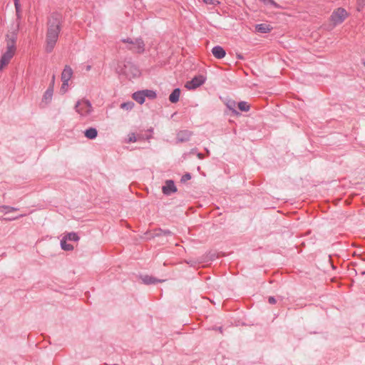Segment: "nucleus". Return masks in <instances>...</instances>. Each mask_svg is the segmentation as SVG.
I'll list each match as a JSON object with an SVG mask.
<instances>
[{"label": "nucleus", "instance_id": "1", "mask_svg": "<svg viewBox=\"0 0 365 365\" xmlns=\"http://www.w3.org/2000/svg\"><path fill=\"white\" fill-rule=\"evenodd\" d=\"M62 24L63 16L59 13H52L48 18L45 46L47 53L53 50L62 29Z\"/></svg>", "mask_w": 365, "mask_h": 365}, {"label": "nucleus", "instance_id": "2", "mask_svg": "<svg viewBox=\"0 0 365 365\" xmlns=\"http://www.w3.org/2000/svg\"><path fill=\"white\" fill-rule=\"evenodd\" d=\"M116 71L128 79L138 77L140 75L139 68L130 61L119 63L116 68Z\"/></svg>", "mask_w": 365, "mask_h": 365}, {"label": "nucleus", "instance_id": "3", "mask_svg": "<svg viewBox=\"0 0 365 365\" xmlns=\"http://www.w3.org/2000/svg\"><path fill=\"white\" fill-rule=\"evenodd\" d=\"M19 29V23L13 26L11 31L6 35V50L16 52V40L18 36V32Z\"/></svg>", "mask_w": 365, "mask_h": 365}, {"label": "nucleus", "instance_id": "4", "mask_svg": "<svg viewBox=\"0 0 365 365\" xmlns=\"http://www.w3.org/2000/svg\"><path fill=\"white\" fill-rule=\"evenodd\" d=\"M122 41L128 43V49L134 53H142L145 51V43L141 38H135V40L126 38L122 39Z\"/></svg>", "mask_w": 365, "mask_h": 365}, {"label": "nucleus", "instance_id": "5", "mask_svg": "<svg viewBox=\"0 0 365 365\" xmlns=\"http://www.w3.org/2000/svg\"><path fill=\"white\" fill-rule=\"evenodd\" d=\"M75 110L81 116L86 117L92 112L93 107L88 100L82 99L77 101Z\"/></svg>", "mask_w": 365, "mask_h": 365}, {"label": "nucleus", "instance_id": "6", "mask_svg": "<svg viewBox=\"0 0 365 365\" xmlns=\"http://www.w3.org/2000/svg\"><path fill=\"white\" fill-rule=\"evenodd\" d=\"M349 14L347 11L343 8H338L335 9L331 15V21L334 26L341 24L347 17Z\"/></svg>", "mask_w": 365, "mask_h": 365}, {"label": "nucleus", "instance_id": "7", "mask_svg": "<svg viewBox=\"0 0 365 365\" xmlns=\"http://www.w3.org/2000/svg\"><path fill=\"white\" fill-rule=\"evenodd\" d=\"M205 81V78L202 76H195L191 81L186 82L185 88L188 90H194L202 86Z\"/></svg>", "mask_w": 365, "mask_h": 365}, {"label": "nucleus", "instance_id": "8", "mask_svg": "<svg viewBox=\"0 0 365 365\" xmlns=\"http://www.w3.org/2000/svg\"><path fill=\"white\" fill-rule=\"evenodd\" d=\"M16 52L7 51L3 53L0 59V71L3 70L6 67L14 57Z\"/></svg>", "mask_w": 365, "mask_h": 365}, {"label": "nucleus", "instance_id": "9", "mask_svg": "<svg viewBox=\"0 0 365 365\" xmlns=\"http://www.w3.org/2000/svg\"><path fill=\"white\" fill-rule=\"evenodd\" d=\"M162 190L165 195H170L177 192V187L173 180H168L165 181V185L163 186Z\"/></svg>", "mask_w": 365, "mask_h": 365}, {"label": "nucleus", "instance_id": "10", "mask_svg": "<svg viewBox=\"0 0 365 365\" xmlns=\"http://www.w3.org/2000/svg\"><path fill=\"white\" fill-rule=\"evenodd\" d=\"M73 69L71 68L70 66L66 65L61 73V81L69 82L70 79L73 76Z\"/></svg>", "mask_w": 365, "mask_h": 365}, {"label": "nucleus", "instance_id": "11", "mask_svg": "<svg viewBox=\"0 0 365 365\" xmlns=\"http://www.w3.org/2000/svg\"><path fill=\"white\" fill-rule=\"evenodd\" d=\"M212 55L217 59H222L225 56L226 52L220 46H214L212 49Z\"/></svg>", "mask_w": 365, "mask_h": 365}, {"label": "nucleus", "instance_id": "12", "mask_svg": "<svg viewBox=\"0 0 365 365\" xmlns=\"http://www.w3.org/2000/svg\"><path fill=\"white\" fill-rule=\"evenodd\" d=\"M272 29L271 26L267 24H257L255 26L256 31L262 34L269 33Z\"/></svg>", "mask_w": 365, "mask_h": 365}, {"label": "nucleus", "instance_id": "13", "mask_svg": "<svg viewBox=\"0 0 365 365\" xmlns=\"http://www.w3.org/2000/svg\"><path fill=\"white\" fill-rule=\"evenodd\" d=\"M84 135L88 139H95L98 135V131L95 128H89L84 131Z\"/></svg>", "mask_w": 365, "mask_h": 365}, {"label": "nucleus", "instance_id": "14", "mask_svg": "<svg viewBox=\"0 0 365 365\" xmlns=\"http://www.w3.org/2000/svg\"><path fill=\"white\" fill-rule=\"evenodd\" d=\"M53 87L48 88L43 94L42 101L46 104L50 103L53 96Z\"/></svg>", "mask_w": 365, "mask_h": 365}, {"label": "nucleus", "instance_id": "15", "mask_svg": "<svg viewBox=\"0 0 365 365\" xmlns=\"http://www.w3.org/2000/svg\"><path fill=\"white\" fill-rule=\"evenodd\" d=\"M180 95V88L174 89L169 96L170 101L173 103H177L179 101Z\"/></svg>", "mask_w": 365, "mask_h": 365}, {"label": "nucleus", "instance_id": "16", "mask_svg": "<svg viewBox=\"0 0 365 365\" xmlns=\"http://www.w3.org/2000/svg\"><path fill=\"white\" fill-rule=\"evenodd\" d=\"M141 279L145 284H155L156 282H163V280H158L151 276L149 275H144L141 277Z\"/></svg>", "mask_w": 365, "mask_h": 365}, {"label": "nucleus", "instance_id": "17", "mask_svg": "<svg viewBox=\"0 0 365 365\" xmlns=\"http://www.w3.org/2000/svg\"><path fill=\"white\" fill-rule=\"evenodd\" d=\"M191 135V133L188 130H182V131H180L178 133V139L180 140V141H187L189 140L190 137Z\"/></svg>", "mask_w": 365, "mask_h": 365}, {"label": "nucleus", "instance_id": "18", "mask_svg": "<svg viewBox=\"0 0 365 365\" xmlns=\"http://www.w3.org/2000/svg\"><path fill=\"white\" fill-rule=\"evenodd\" d=\"M133 98L140 104H143L145 102V97L142 91L135 92L133 94Z\"/></svg>", "mask_w": 365, "mask_h": 365}, {"label": "nucleus", "instance_id": "19", "mask_svg": "<svg viewBox=\"0 0 365 365\" xmlns=\"http://www.w3.org/2000/svg\"><path fill=\"white\" fill-rule=\"evenodd\" d=\"M143 93L144 95L145 98L147 97L149 99H154L156 98V93L155 91L152 90H143Z\"/></svg>", "mask_w": 365, "mask_h": 365}, {"label": "nucleus", "instance_id": "20", "mask_svg": "<svg viewBox=\"0 0 365 365\" xmlns=\"http://www.w3.org/2000/svg\"><path fill=\"white\" fill-rule=\"evenodd\" d=\"M237 106L241 111L247 112L250 109V105L245 101H240L238 103Z\"/></svg>", "mask_w": 365, "mask_h": 365}, {"label": "nucleus", "instance_id": "21", "mask_svg": "<svg viewBox=\"0 0 365 365\" xmlns=\"http://www.w3.org/2000/svg\"><path fill=\"white\" fill-rule=\"evenodd\" d=\"M64 240H70V241H78L79 237L77 235L76 233L75 232H70V233H68L63 238Z\"/></svg>", "mask_w": 365, "mask_h": 365}, {"label": "nucleus", "instance_id": "22", "mask_svg": "<svg viewBox=\"0 0 365 365\" xmlns=\"http://www.w3.org/2000/svg\"><path fill=\"white\" fill-rule=\"evenodd\" d=\"M61 246L63 250H66V251H70L73 249V246L71 244L66 243V240H64V239H63L61 241Z\"/></svg>", "mask_w": 365, "mask_h": 365}, {"label": "nucleus", "instance_id": "23", "mask_svg": "<svg viewBox=\"0 0 365 365\" xmlns=\"http://www.w3.org/2000/svg\"><path fill=\"white\" fill-rule=\"evenodd\" d=\"M133 106L134 103L130 101L123 103L120 105V108L126 110H131L133 108Z\"/></svg>", "mask_w": 365, "mask_h": 365}, {"label": "nucleus", "instance_id": "24", "mask_svg": "<svg viewBox=\"0 0 365 365\" xmlns=\"http://www.w3.org/2000/svg\"><path fill=\"white\" fill-rule=\"evenodd\" d=\"M227 108H228L230 110H232L233 113H238L237 112V110L235 109V106H236V103H235V101H228V103H227Z\"/></svg>", "mask_w": 365, "mask_h": 365}, {"label": "nucleus", "instance_id": "25", "mask_svg": "<svg viewBox=\"0 0 365 365\" xmlns=\"http://www.w3.org/2000/svg\"><path fill=\"white\" fill-rule=\"evenodd\" d=\"M14 6L16 11V14L18 16H19V14L21 12V4L19 3V0H14Z\"/></svg>", "mask_w": 365, "mask_h": 365}, {"label": "nucleus", "instance_id": "26", "mask_svg": "<svg viewBox=\"0 0 365 365\" xmlns=\"http://www.w3.org/2000/svg\"><path fill=\"white\" fill-rule=\"evenodd\" d=\"M137 141V138L134 133H131L128 135L127 143H135Z\"/></svg>", "mask_w": 365, "mask_h": 365}, {"label": "nucleus", "instance_id": "27", "mask_svg": "<svg viewBox=\"0 0 365 365\" xmlns=\"http://www.w3.org/2000/svg\"><path fill=\"white\" fill-rule=\"evenodd\" d=\"M260 1H262L266 5L270 4L276 8L279 7V5L274 0H260Z\"/></svg>", "mask_w": 365, "mask_h": 365}, {"label": "nucleus", "instance_id": "28", "mask_svg": "<svg viewBox=\"0 0 365 365\" xmlns=\"http://www.w3.org/2000/svg\"><path fill=\"white\" fill-rule=\"evenodd\" d=\"M173 233L169 230H159V233L157 234V235H171Z\"/></svg>", "mask_w": 365, "mask_h": 365}, {"label": "nucleus", "instance_id": "29", "mask_svg": "<svg viewBox=\"0 0 365 365\" xmlns=\"http://www.w3.org/2000/svg\"><path fill=\"white\" fill-rule=\"evenodd\" d=\"M2 209L5 210L6 211V212H12V211H16V210H18L16 207H10V206H6V205H4V206L0 207V210H2Z\"/></svg>", "mask_w": 365, "mask_h": 365}, {"label": "nucleus", "instance_id": "30", "mask_svg": "<svg viewBox=\"0 0 365 365\" xmlns=\"http://www.w3.org/2000/svg\"><path fill=\"white\" fill-rule=\"evenodd\" d=\"M68 82H62L61 91L63 93H66L68 90Z\"/></svg>", "mask_w": 365, "mask_h": 365}, {"label": "nucleus", "instance_id": "31", "mask_svg": "<svg viewBox=\"0 0 365 365\" xmlns=\"http://www.w3.org/2000/svg\"><path fill=\"white\" fill-rule=\"evenodd\" d=\"M203 1L205 4L210 5H217L220 4V1L218 0H203Z\"/></svg>", "mask_w": 365, "mask_h": 365}, {"label": "nucleus", "instance_id": "32", "mask_svg": "<svg viewBox=\"0 0 365 365\" xmlns=\"http://www.w3.org/2000/svg\"><path fill=\"white\" fill-rule=\"evenodd\" d=\"M364 5H365V2H363L361 0H358V1H357V10L359 11H361L362 9L364 8Z\"/></svg>", "mask_w": 365, "mask_h": 365}, {"label": "nucleus", "instance_id": "33", "mask_svg": "<svg viewBox=\"0 0 365 365\" xmlns=\"http://www.w3.org/2000/svg\"><path fill=\"white\" fill-rule=\"evenodd\" d=\"M190 179H191V175L190 173H186L184 175H182V177L181 178V181L185 182L187 180H189Z\"/></svg>", "mask_w": 365, "mask_h": 365}, {"label": "nucleus", "instance_id": "34", "mask_svg": "<svg viewBox=\"0 0 365 365\" xmlns=\"http://www.w3.org/2000/svg\"><path fill=\"white\" fill-rule=\"evenodd\" d=\"M268 302L271 304H274L277 302V300L274 297H269L268 298Z\"/></svg>", "mask_w": 365, "mask_h": 365}, {"label": "nucleus", "instance_id": "35", "mask_svg": "<svg viewBox=\"0 0 365 365\" xmlns=\"http://www.w3.org/2000/svg\"><path fill=\"white\" fill-rule=\"evenodd\" d=\"M197 156H198V158H199L200 159H202V158H203V155H202V154H201V153H199V154L197 155Z\"/></svg>", "mask_w": 365, "mask_h": 365}, {"label": "nucleus", "instance_id": "36", "mask_svg": "<svg viewBox=\"0 0 365 365\" xmlns=\"http://www.w3.org/2000/svg\"><path fill=\"white\" fill-rule=\"evenodd\" d=\"M18 218H19V217H14V218H12V219H9V220H16V219H18Z\"/></svg>", "mask_w": 365, "mask_h": 365}, {"label": "nucleus", "instance_id": "37", "mask_svg": "<svg viewBox=\"0 0 365 365\" xmlns=\"http://www.w3.org/2000/svg\"><path fill=\"white\" fill-rule=\"evenodd\" d=\"M90 68H91V66H88L87 67V70H90Z\"/></svg>", "mask_w": 365, "mask_h": 365}, {"label": "nucleus", "instance_id": "38", "mask_svg": "<svg viewBox=\"0 0 365 365\" xmlns=\"http://www.w3.org/2000/svg\"><path fill=\"white\" fill-rule=\"evenodd\" d=\"M54 78H55V76H53V78H52V81H54Z\"/></svg>", "mask_w": 365, "mask_h": 365}, {"label": "nucleus", "instance_id": "39", "mask_svg": "<svg viewBox=\"0 0 365 365\" xmlns=\"http://www.w3.org/2000/svg\"><path fill=\"white\" fill-rule=\"evenodd\" d=\"M219 330H220V331H222V327H220V328H219Z\"/></svg>", "mask_w": 365, "mask_h": 365}, {"label": "nucleus", "instance_id": "40", "mask_svg": "<svg viewBox=\"0 0 365 365\" xmlns=\"http://www.w3.org/2000/svg\"><path fill=\"white\" fill-rule=\"evenodd\" d=\"M364 65L365 66V62H364Z\"/></svg>", "mask_w": 365, "mask_h": 365}]
</instances>
